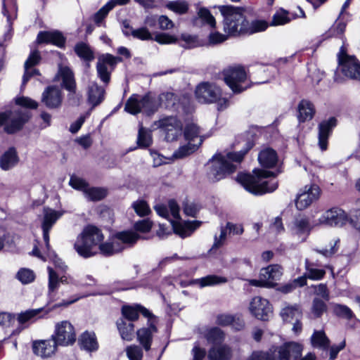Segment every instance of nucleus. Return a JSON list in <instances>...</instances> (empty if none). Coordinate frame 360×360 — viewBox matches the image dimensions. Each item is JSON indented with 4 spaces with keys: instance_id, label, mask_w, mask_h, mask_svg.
I'll return each instance as SVG.
<instances>
[{
    "instance_id": "nucleus-1",
    "label": "nucleus",
    "mask_w": 360,
    "mask_h": 360,
    "mask_svg": "<svg viewBox=\"0 0 360 360\" xmlns=\"http://www.w3.org/2000/svg\"><path fill=\"white\" fill-rule=\"evenodd\" d=\"M217 8L224 17V32L229 36L252 34L264 31L267 27V24L262 20H255L250 23L245 19L242 8L229 5L218 6Z\"/></svg>"
},
{
    "instance_id": "nucleus-2",
    "label": "nucleus",
    "mask_w": 360,
    "mask_h": 360,
    "mask_svg": "<svg viewBox=\"0 0 360 360\" xmlns=\"http://www.w3.org/2000/svg\"><path fill=\"white\" fill-rule=\"evenodd\" d=\"M303 345L297 342H287L268 351L252 352L248 360H316L314 353L309 352L301 358Z\"/></svg>"
},
{
    "instance_id": "nucleus-3",
    "label": "nucleus",
    "mask_w": 360,
    "mask_h": 360,
    "mask_svg": "<svg viewBox=\"0 0 360 360\" xmlns=\"http://www.w3.org/2000/svg\"><path fill=\"white\" fill-rule=\"evenodd\" d=\"M253 174H240L238 181L248 192L254 195H263L274 191L278 187V182L274 174L262 169H255Z\"/></svg>"
},
{
    "instance_id": "nucleus-4",
    "label": "nucleus",
    "mask_w": 360,
    "mask_h": 360,
    "mask_svg": "<svg viewBox=\"0 0 360 360\" xmlns=\"http://www.w3.org/2000/svg\"><path fill=\"white\" fill-rule=\"evenodd\" d=\"M252 146V144L248 143L247 148L244 150L237 153L229 152L225 154L218 153L214 155L212 159V166L210 172V175L212 176L213 179L219 181L234 172Z\"/></svg>"
},
{
    "instance_id": "nucleus-5",
    "label": "nucleus",
    "mask_w": 360,
    "mask_h": 360,
    "mask_svg": "<svg viewBox=\"0 0 360 360\" xmlns=\"http://www.w3.org/2000/svg\"><path fill=\"white\" fill-rule=\"evenodd\" d=\"M103 239V234L98 228L89 225L77 236L74 248L81 257L89 258L97 254L96 246Z\"/></svg>"
},
{
    "instance_id": "nucleus-6",
    "label": "nucleus",
    "mask_w": 360,
    "mask_h": 360,
    "mask_svg": "<svg viewBox=\"0 0 360 360\" xmlns=\"http://www.w3.org/2000/svg\"><path fill=\"white\" fill-rule=\"evenodd\" d=\"M139 238V234L133 231L117 233L110 240L100 243L98 249L105 256H110L124 250L126 245L134 244Z\"/></svg>"
},
{
    "instance_id": "nucleus-7",
    "label": "nucleus",
    "mask_w": 360,
    "mask_h": 360,
    "mask_svg": "<svg viewBox=\"0 0 360 360\" xmlns=\"http://www.w3.org/2000/svg\"><path fill=\"white\" fill-rule=\"evenodd\" d=\"M159 108V104L155 97L150 94L141 96L138 94H132L127 101L124 110L131 115L143 112L150 115L155 112Z\"/></svg>"
},
{
    "instance_id": "nucleus-8",
    "label": "nucleus",
    "mask_w": 360,
    "mask_h": 360,
    "mask_svg": "<svg viewBox=\"0 0 360 360\" xmlns=\"http://www.w3.org/2000/svg\"><path fill=\"white\" fill-rule=\"evenodd\" d=\"M339 240H335L333 243L330 244L329 249L325 248L323 250L314 249L313 253L310 255V258H306L304 261V267L306 270V276L309 279L313 281L321 280L326 275V271L324 269H316L315 266H319L321 264L318 260L314 261L315 259L314 253H319L325 257H330L335 254L338 250Z\"/></svg>"
},
{
    "instance_id": "nucleus-9",
    "label": "nucleus",
    "mask_w": 360,
    "mask_h": 360,
    "mask_svg": "<svg viewBox=\"0 0 360 360\" xmlns=\"http://www.w3.org/2000/svg\"><path fill=\"white\" fill-rule=\"evenodd\" d=\"M30 117V112L25 110L0 112V126L5 124V131L8 134H13L21 129Z\"/></svg>"
},
{
    "instance_id": "nucleus-10",
    "label": "nucleus",
    "mask_w": 360,
    "mask_h": 360,
    "mask_svg": "<svg viewBox=\"0 0 360 360\" xmlns=\"http://www.w3.org/2000/svg\"><path fill=\"white\" fill-rule=\"evenodd\" d=\"M224 77L225 82L234 93H240L250 86L246 72L241 66L226 68L224 70Z\"/></svg>"
},
{
    "instance_id": "nucleus-11",
    "label": "nucleus",
    "mask_w": 360,
    "mask_h": 360,
    "mask_svg": "<svg viewBox=\"0 0 360 360\" xmlns=\"http://www.w3.org/2000/svg\"><path fill=\"white\" fill-rule=\"evenodd\" d=\"M51 338L52 340L58 345V346H71L77 340L75 327L69 321L67 320L56 322L54 326V331L51 335Z\"/></svg>"
},
{
    "instance_id": "nucleus-12",
    "label": "nucleus",
    "mask_w": 360,
    "mask_h": 360,
    "mask_svg": "<svg viewBox=\"0 0 360 360\" xmlns=\"http://www.w3.org/2000/svg\"><path fill=\"white\" fill-rule=\"evenodd\" d=\"M338 57L344 75L350 79L360 80V63L358 60L354 56L347 55L343 46L340 48Z\"/></svg>"
},
{
    "instance_id": "nucleus-13",
    "label": "nucleus",
    "mask_w": 360,
    "mask_h": 360,
    "mask_svg": "<svg viewBox=\"0 0 360 360\" xmlns=\"http://www.w3.org/2000/svg\"><path fill=\"white\" fill-rule=\"evenodd\" d=\"M195 98L198 102L202 103H214L221 96V89L208 82L200 83L195 90Z\"/></svg>"
},
{
    "instance_id": "nucleus-14",
    "label": "nucleus",
    "mask_w": 360,
    "mask_h": 360,
    "mask_svg": "<svg viewBox=\"0 0 360 360\" xmlns=\"http://www.w3.org/2000/svg\"><path fill=\"white\" fill-rule=\"evenodd\" d=\"M248 309L252 316L261 321L269 320L273 314L269 301L260 296H255L250 300Z\"/></svg>"
},
{
    "instance_id": "nucleus-15",
    "label": "nucleus",
    "mask_w": 360,
    "mask_h": 360,
    "mask_svg": "<svg viewBox=\"0 0 360 360\" xmlns=\"http://www.w3.org/2000/svg\"><path fill=\"white\" fill-rule=\"evenodd\" d=\"M320 195L321 191L317 185H306L297 193L295 200V205L300 210H304L312 202L317 200Z\"/></svg>"
},
{
    "instance_id": "nucleus-16",
    "label": "nucleus",
    "mask_w": 360,
    "mask_h": 360,
    "mask_svg": "<svg viewBox=\"0 0 360 360\" xmlns=\"http://www.w3.org/2000/svg\"><path fill=\"white\" fill-rule=\"evenodd\" d=\"M158 127L164 132L167 141H174L182 134V123L176 117H167L160 120Z\"/></svg>"
},
{
    "instance_id": "nucleus-17",
    "label": "nucleus",
    "mask_w": 360,
    "mask_h": 360,
    "mask_svg": "<svg viewBox=\"0 0 360 360\" xmlns=\"http://www.w3.org/2000/svg\"><path fill=\"white\" fill-rule=\"evenodd\" d=\"M348 219L347 213L338 207L328 210L319 219V224L330 226H342Z\"/></svg>"
},
{
    "instance_id": "nucleus-18",
    "label": "nucleus",
    "mask_w": 360,
    "mask_h": 360,
    "mask_svg": "<svg viewBox=\"0 0 360 360\" xmlns=\"http://www.w3.org/2000/svg\"><path fill=\"white\" fill-rule=\"evenodd\" d=\"M63 100L61 89L55 85L47 86L41 94V103L49 109H58Z\"/></svg>"
},
{
    "instance_id": "nucleus-19",
    "label": "nucleus",
    "mask_w": 360,
    "mask_h": 360,
    "mask_svg": "<svg viewBox=\"0 0 360 360\" xmlns=\"http://www.w3.org/2000/svg\"><path fill=\"white\" fill-rule=\"evenodd\" d=\"M156 319L153 316L148 320V327H143L136 331L137 340L146 351L150 349L153 334L157 332Z\"/></svg>"
},
{
    "instance_id": "nucleus-20",
    "label": "nucleus",
    "mask_w": 360,
    "mask_h": 360,
    "mask_svg": "<svg viewBox=\"0 0 360 360\" xmlns=\"http://www.w3.org/2000/svg\"><path fill=\"white\" fill-rule=\"evenodd\" d=\"M44 217L41 224L43 238L47 248H49V231L56 221L63 215L62 212L45 207L44 209Z\"/></svg>"
},
{
    "instance_id": "nucleus-21",
    "label": "nucleus",
    "mask_w": 360,
    "mask_h": 360,
    "mask_svg": "<svg viewBox=\"0 0 360 360\" xmlns=\"http://www.w3.org/2000/svg\"><path fill=\"white\" fill-rule=\"evenodd\" d=\"M118 59L110 54H106L98 58L96 68L98 77L105 82L108 83L110 79L109 68L112 69L117 63Z\"/></svg>"
},
{
    "instance_id": "nucleus-22",
    "label": "nucleus",
    "mask_w": 360,
    "mask_h": 360,
    "mask_svg": "<svg viewBox=\"0 0 360 360\" xmlns=\"http://www.w3.org/2000/svg\"><path fill=\"white\" fill-rule=\"evenodd\" d=\"M58 345L52 340H36L32 343L33 352L44 359L50 358L55 354Z\"/></svg>"
},
{
    "instance_id": "nucleus-23",
    "label": "nucleus",
    "mask_w": 360,
    "mask_h": 360,
    "mask_svg": "<svg viewBox=\"0 0 360 360\" xmlns=\"http://www.w3.org/2000/svg\"><path fill=\"white\" fill-rule=\"evenodd\" d=\"M283 275V268L278 264H271L260 270V276L264 279L266 288L274 287Z\"/></svg>"
},
{
    "instance_id": "nucleus-24",
    "label": "nucleus",
    "mask_w": 360,
    "mask_h": 360,
    "mask_svg": "<svg viewBox=\"0 0 360 360\" xmlns=\"http://www.w3.org/2000/svg\"><path fill=\"white\" fill-rule=\"evenodd\" d=\"M336 124L337 120L335 117H330L319 124V146L321 150L327 149L328 137Z\"/></svg>"
},
{
    "instance_id": "nucleus-25",
    "label": "nucleus",
    "mask_w": 360,
    "mask_h": 360,
    "mask_svg": "<svg viewBox=\"0 0 360 360\" xmlns=\"http://www.w3.org/2000/svg\"><path fill=\"white\" fill-rule=\"evenodd\" d=\"M58 75L61 79V86L69 92V96L75 95L77 84L72 70L67 66H60Z\"/></svg>"
},
{
    "instance_id": "nucleus-26",
    "label": "nucleus",
    "mask_w": 360,
    "mask_h": 360,
    "mask_svg": "<svg viewBox=\"0 0 360 360\" xmlns=\"http://www.w3.org/2000/svg\"><path fill=\"white\" fill-rule=\"evenodd\" d=\"M51 311V309H47L46 307L28 309L18 315V321L22 325L33 323L38 319L45 318Z\"/></svg>"
},
{
    "instance_id": "nucleus-27",
    "label": "nucleus",
    "mask_w": 360,
    "mask_h": 360,
    "mask_svg": "<svg viewBox=\"0 0 360 360\" xmlns=\"http://www.w3.org/2000/svg\"><path fill=\"white\" fill-rule=\"evenodd\" d=\"M312 226H311L309 219L307 218L296 219L291 229L292 233L298 237L301 241L306 240L309 234Z\"/></svg>"
},
{
    "instance_id": "nucleus-28",
    "label": "nucleus",
    "mask_w": 360,
    "mask_h": 360,
    "mask_svg": "<svg viewBox=\"0 0 360 360\" xmlns=\"http://www.w3.org/2000/svg\"><path fill=\"white\" fill-rule=\"evenodd\" d=\"M233 356V350L227 345L213 346L208 352L210 360H230Z\"/></svg>"
},
{
    "instance_id": "nucleus-29",
    "label": "nucleus",
    "mask_w": 360,
    "mask_h": 360,
    "mask_svg": "<svg viewBox=\"0 0 360 360\" xmlns=\"http://www.w3.org/2000/svg\"><path fill=\"white\" fill-rule=\"evenodd\" d=\"M193 24L197 27L207 25L211 28H215L216 20L207 8L202 7L198 9L197 16L193 19Z\"/></svg>"
},
{
    "instance_id": "nucleus-30",
    "label": "nucleus",
    "mask_w": 360,
    "mask_h": 360,
    "mask_svg": "<svg viewBox=\"0 0 360 360\" xmlns=\"http://www.w3.org/2000/svg\"><path fill=\"white\" fill-rule=\"evenodd\" d=\"M38 43H49L58 47L65 44V39L63 34L58 31L40 32L37 35Z\"/></svg>"
},
{
    "instance_id": "nucleus-31",
    "label": "nucleus",
    "mask_w": 360,
    "mask_h": 360,
    "mask_svg": "<svg viewBox=\"0 0 360 360\" xmlns=\"http://www.w3.org/2000/svg\"><path fill=\"white\" fill-rule=\"evenodd\" d=\"M122 313L123 316L129 321L137 320L139 313L148 319L153 316L147 309L141 305L124 306L122 309Z\"/></svg>"
},
{
    "instance_id": "nucleus-32",
    "label": "nucleus",
    "mask_w": 360,
    "mask_h": 360,
    "mask_svg": "<svg viewBox=\"0 0 360 360\" xmlns=\"http://www.w3.org/2000/svg\"><path fill=\"white\" fill-rule=\"evenodd\" d=\"M168 208L173 218L179 220L180 219L179 207L175 200H170L168 202V207L163 204L157 205L154 207L158 214L165 219H168L169 216Z\"/></svg>"
},
{
    "instance_id": "nucleus-33",
    "label": "nucleus",
    "mask_w": 360,
    "mask_h": 360,
    "mask_svg": "<svg viewBox=\"0 0 360 360\" xmlns=\"http://www.w3.org/2000/svg\"><path fill=\"white\" fill-rule=\"evenodd\" d=\"M105 98V90L96 82H91L88 87V102L93 108L98 105Z\"/></svg>"
},
{
    "instance_id": "nucleus-34",
    "label": "nucleus",
    "mask_w": 360,
    "mask_h": 360,
    "mask_svg": "<svg viewBox=\"0 0 360 360\" xmlns=\"http://www.w3.org/2000/svg\"><path fill=\"white\" fill-rule=\"evenodd\" d=\"M19 161L17 152L14 148H10L0 158V167L5 171L15 167Z\"/></svg>"
},
{
    "instance_id": "nucleus-35",
    "label": "nucleus",
    "mask_w": 360,
    "mask_h": 360,
    "mask_svg": "<svg viewBox=\"0 0 360 360\" xmlns=\"http://www.w3.org/2000/svg\"><path fill=\"white\" fill-rule=\"evenodd\" d=\"M78 342L82 349L89 352L95 351L98 347L96 335L93 332L85 331L82 333Z\"/></svg>"
},
{
    "instance_id": "nucleus-36",
    "label": "nucleus",
    "mask_w": 360,
    "mask_h": 360,
    "mask_svg": "<svg viewBox=\"0 0 360 360\" xmlns=\"http://www.w3.org/2000/svg\"><path fill=\"white\" fill-rule=\"evenodd\" d=\"M123 33L126 36L131 35L134 38L140 40L153 39L151 33L146 27H141L136 30H134L127 22H124Z\"/></svg>"
},
{
    "instance_id": "nucleus-37",
    "label": "nucleus",
    "mask_w": 360,
    "mask_h": 360,
    "mask_svg": "<svg viewBox=\"0 0 360 360\" xmlns=\"http://www.w3.org/2000/svg\"><path fill=\"white\" fill-rule=\"evenodd\" d=\"M228 279L226 277L211 274L195 279L193 283L198 285L200 288H205L208 286H214L227 283Z\"/></svg>"
},
{
    "instance_id": "nucleus-38",
    "label": "nucleus",
    "mask_w": 360,
    "mask_h": 360,
    "mask_svg": "<svg viewBox=\"0 0 360 360\" xmlns=\"http://www.w3.org/2000/svg\"><path fill=\"white\" fill-rule=\"evenodd\" d=\"M203 140L199 139L197 143H188L186 145L181 146L176 150H175L172 155L174 159H182L191 154L193 153L198 147L202 144Z\"/></svg>"
},
{
    "instance_id": "nucleus-39",
    "label": "nucleus",
    "mask_w": 360,
    "mask_h": 360,
    "mask_svg": "<svg viewBox=\"0 0 360 360\" xmlns=\"http://www.w3.org/2000/svg\"><path fill=\"white\" fill-rule=\"evenodd\" d=\"M174 232L181 238L190 236L195 230V226H193V222L187 221L181 223L170 220Z\"/></svg>"
},
{
    "instance_id": "nucleus-40",
    "label": "nucleus",
    "mask_w": 360,
    "mask_h": 360,
    "mask_svg": "<svg viewBox=\"0 0 360 360\" xmlns=\"http://www.w3.org/2000/svg\"><path fill=\"white\" fill-rule=\"evenodd\" d=\"M297 118L300 122H305L312 119L314 114V108L312 103L306 100H302L298 105Z\"/></svg>"
},
{
    "instance_id": "nucleus-41",
    "label": "nucleus",
    "mask_w": 360,
    "mask_h": 360,
    "mask_svg": "<svg viewBox=\"0 0 360 360\" xmlns=\"http://www.w3.org/2000/svg\"><path fill=\"white\" fill-rule=\"evenodd\" d=\"M259 163L265 167H273L277 162V154L271 148L262 150L258 155Z\"/></svg>"
},
{
    "instance_id": "nucleus-42",
    "label": "nucleus",
    "mask_w": 360,
    "mask_h": 360,
    "mask_svg": "<svg viewBox=\"0 0 360 360\" xmlns=\"http://www.w3.org/2000/svg\"><path fill=\"white\" fill-rule=\"evenodd\" d=\"M117 326L123 340L127 341L132 340L134 330V326L132 323L127 322L121 319L117 321Z\"/></svg>"
},
{
    "instance_id": "nucleus-43",
    "label": "nucleus",
    "mask_w": 360,
    "mask_h": 360,
    "mask_svg": "<svg viewBox=\"0 0 360 360\" xmlns=\"http://www.w3.org/2000/svg\"><path fill=\"white\" fill-rule=\"evenodd\" d=\"M311 345L314 347L326 350L328 348L330 340L322 330L314 331L311 338Z\"/></svg>"
},
{
    "instance_id": "nucleus-44",
    "label": "nucleus",
    "mask_w": 360,
    "mask_h": 360,
    "mask_svg": "<svg viewBox=\"0 0 360 360\" xmlns=\"http://www.w3.org/2000/svg\"><path fill=\"white\" fill-rule=\"evenodd\" d=\"M49 283H48V295L50 302L53 301V293L57 290L60 285L59 277L57 273L50 266L48 267Z\"/></svg>"
},
{
    "instance_id": "nucleus-45",
    "label": "nucleus",
    "mask_w": 360,
    "mask_h": 360,
    "mask_svg": "<svg viewBox=\"0 0 360 360\" xmlns=\"http://www.w3.org/2000/svg\"><path fill=\"white\" fill-rule=\"evenodd\" d=\"M200 134V128L194 123L188 124L184 131L185 139L191 143H197L199 139L203 140L202 136Z\"/></svg>"
},
{
    "instance_id": "nucleus-46",
    "label": "nucleus",
    "mask_w": 360,
    "mask_h": 360,
    "mask_svg": "<svg viewBox=\"0 0 360 360\" xmlns=\"http://www.w3.org/2000/svg\"><path fill=\"white\" fill-rule=\"evenodd\" d=\"M40 58H41L39 51H34L31 53V54L25 61V73L22 77V85H25L29 81L28 75H31V73L30 74V68L37 65L39 62Z\"/></svg>"
},
{
    "instance_id": "nucleus-47",
    "label": "nucleus",
    "mask_w": 360,
    "mask_h": 360,
    "mask_svg": "<svg viewBox=\"0 0 360 360\" xmlns=\"http://www.w3.org/2000/svg\"><path fill=\"white\" fill-rule=\"evenodd\" d=\"M280 314L283 321H290L294 318H299L301 316V311L297 304L287 305L281 309Z\"/></svg>"
},
{
    "instance_id": "nucleus-48",
    "label": "nucleus",
    "mask_w": 360,
    "mask_h": 360,
    "mask_svg": "<svg viewBox=\"0 0 360 360\" xmlns=\"http://www.w3.org/2000/svg\"><path fill=\"white\" fill-rule=\"evenodd\" d=\"M84 196L89 200L97 201L104 198L107 192L106 190L101 188L89 187L85 189Z\"/></svg>"
},
{
    "instance_id": "nucleus-49",
    "label": "nucleus",
    "mask_w": 360,
    "mask_h": 360,
    "mask_svg": "<svg viewBox=\"0 0 360 360\" xmlns=\"http://www.w3.org/2000/svg\"><path fill=\"white\" fill-rule=\"evenodd\" d=\"M75 51L79 57L86 61H91L94 58L93 51L85 43L77 44L75 47Z\"/></svg>"
},
{
    "instance_id": "nucleus-50",
    "label": "nucleus",
    "mask_w": 360,
    "mask_h": 360,
    "mask_svg": "<svg viewBox=\"0 0 360 360\" xmlns=\"http://www.w3.org/2000/svg\"><path fill=\"white\" fill-rule=\"evenodd\" d=\"M137 143L140 148H147L152 143L151 131L141 127L139 130Z\"/></svg>"
},
{
    "instance_id": "nucleus-51",
    "label": "nucleus",
    "mask_w": 360,
    "mask_h": 360,
    "mask_svg": "<svg viewBox=\"0 0 360 360\" xmlns=\"http://www.w3.org/2000/svg\"><path fill=\"white\" fill-rule=\"evenodd\" d=\"M166 7L176 14L182 15L188 10V4L185 1H172L166 4Z\"/></svg>"
},
{
    "instance_id": "nucleus-52",
    "label": "nucleus",
    "mask_w": 360,
    "mask_h": 360,
    "mask_svg": "<svg viewBox=\"0 0 360 360\" xmlns=\"http://www.w3.org/2000/svg\"><path fill=\"white\" fill-rule=\"evenodd\" d=\"M159 106L162 105L165 108H172L176 101V98L173 93L167 92L162 94L158 98H155Z\"/></svg>"
},
{
    "instance_id": "nucleus-53",
    "label": "nucleus",
    "mask_w": 360,
    "mask_h": 360,
    "mask_svg": "<svg viewBox=\"0 0 360 360\" xmlns=\"http://www.w3.org/2000/svg\"><path fill=\"white\" fill-rule=\"evenodd\" d=\"M115 7L114 1H108L94 15V21L97 25H100L110 10Z\"/></svg>"
},
{
    "instance_id": "nucleus-54",
    "label": "nucleus",
    "mask_w": 360,
    "mask_h": 360,
    "mask_svg": "<svg viewBox=\"0 0 360 360\" xmlns=\"http://www.w3.org/2000/svg\"><path fill=\"white\" fill-rule=\"evenodd\" d=\"M205 338L208 342L218 344L224 340V333L219 328L214 327L207 331Z\"/></svg>"
},
{
    "instance_id": "nucleus-55",
    "label": "nucleus",
    "mask_w": 360,
    "mask_h": 360,
    "mask_svg": "<svg viewBox=\"0 0 360 360\" xmlns=\"http://www.w3.org/2000/svg\"><path fill=\"white\" fill-rule=\"evenodd\" d=\"M131 207L139 217L146 216L150 212V209L148 203L143 200L134 201L132 203Z\"/></svg>"
},
{
    "instance_id": "nucleus-56",
    "label": "nucleus",
    "mask_w": 360,
    "mask_h": 360,
    "mask_svg": "<svg viewBox=\"0 0 360 360\" xmlns=\"http://www.w3.org/2000/svg\"><path fill=\"white\" fill-rule=\"evenodd\" d=\"M333 311L339 317L351 319L354 314L352 311L346 305L335 304L333 305Z\"/></svg>"
},
{
    "instance_id": "nucleus-57",
    "label": "nucleus",
    "mask_w": 360,
    "mask_h": 360,
    "mask_svg": "<svg viewBox=\"0 0 360 360\" xmlns=\"http://www.w3.org/2000/svg\"><path fill=\"white\" fill-rule=\"evenodd\" d=\"M327 310V305L320 298H314L312 302L311 312L316 317H320Z\"/></svg>"
},
{
    "instance_id": "nucleus-58",
    "label": "nucleus",
    "mask_w": 360,
    "mask_h": 360,
    "mask_svg": "<svg viewBox=\"0 0 360 360\" xmlns=\"http://www.w3.org/2000/svg\"><path fill=\"white\" fill-rule=\"evenodd\" d=\"M346 28V22L342 21L340 18L335 22L328 31V37H338L343 34Z\"/></svg>"
},
{
    "instance_id": "nucleus-59",
    "label": "nucleus",
    "mask_w": 360,
    "mask_h": 360,
    "mask_svg": "<svg viewBox=\"0 0 360 360\" xmlns=\"http://www.w3.org/2000/svg\"><path fill=\"white\" fill-rule=\"evenodd\" d=\"M290 20L288 12L281 9L274 13L271 25L274 26L282 25L289 22Z\"/></svg>"
},
{
    "instance_id": "nucleus-60",
    "label": "nucleus",
    "mask_w": 360,
    "mask_h": 360,
    "mask_svg": "<svg viewBox=\"0 0 360 360\" xmlns=\"http://www.w3.org/2000/svg\"><path fill=\"white\" fill-rule=\"evenodd\" d=\"M126 354L129 360H142L143 350L136 345H132L126 348Z\"/></svg>"
},
{
    "instance_id": "nucleus-61",
    "label": "nucleus",
    "mask_w": 360,
    "mask_h": 360,
    "mask_svg": "<svg viewBox=\"0 0 360 360\" xmlns=\"http://www.w3.org/2000/svg\"><path fill=\"white\" fill-rule=\"evenodd\" d=\"M18 279L24 284L31 283L34 279V274L28 269H22L17 274Z\"/></svg>"
},
{
    "instance_id": "nucleus-62",
    "label": "nucleus",
    "mask_w": 360,
    "mask_h": 360,
    "mask_svg": "<svg viewBox=\"0 0 360 360\" xmlns=\"http://www.w3.org/2000/svg\"><path fill=\"white\" fill-rule=\"evenodd\" d=\"M15 103L20 106L31 109H36L39 105L37 101L25 96L16 98Z\"/></svg>"
},
{
    "instance_id": "nucleus-63",
    "label": "nucleus",
    "mask_w": 360,
    "mask_h": 360,
    "mask_svg": "<svg viewBox=\"0 0 360 360\" xmlns=\"http://www.w3.org/2000/svg\"><path fill=\"white\" fill-rule=\"evenodd\" d=\"M229 36L227 34H223L219 32H211L208 37V41L211 45H217L227 40Z\"/></svg>"
},
{
    "instance_id": "nucleus-64",
    "label": "nucleus",
    "mask_w": 360,
    "mask_h": 360,
    "mask_svg": "<svg viewBox=\"0 0 360 360\" xmlns=\"http://www.w3.org/2000/svg\"><path fill=\"white\" fill-rule=\"evenodd\" d=\"M314 292L315 295L321 296L325 300L328 301L330 299L329 290L326 284L320 283L319 285H312Z\"/></svg>"
}]
</instances>
